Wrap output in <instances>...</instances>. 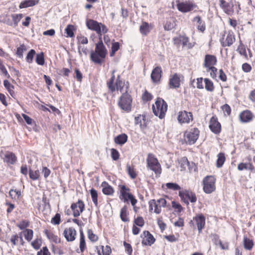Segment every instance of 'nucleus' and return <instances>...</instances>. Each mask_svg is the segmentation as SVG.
<instances>
[{
	"mask_svg": "<svg viewBox=\"0 0 255 255\" xmlns=\"http://www.w3.org/2000/svg\"><path fill=\"white\" fill-rule=\"evenodd\" d=\"M86 24L89 29L95 31L97 33L99 36V39L102 38L103 34H105L109 31V29L106 25L94 19H87Z\"/></svg>",
	"mask_w": 255,
	"mask_h": 255,
	"instance_id": "20e7f679",
	"label": "nucleus"
},
{
	"mask_svg": "<svg viewBox=\"0 0 255 255\" xmlns=\"http://www.w3.org/2000/svg\"><path fill=\"white\" fill-rule=\"evenodd\" d=\"M173 42L176 45H179L180 43H182L183 46H186L188 49L192 48L195 45V42H189V38L184 35H180L179 37H174Z\"/></svg>",
	"mask_w": 255,
	"mask_h": 255,
	"instance_id": "6ab92c4d",
	"label": "nucleus"
},
{
	"mask_svg": "<svg viewBox=\"0 0 255 255\" xmlns=\"http://www.w3.org/2000/svg\"><path fill=\"white\" fill-rule=\"evenodd\" d=\"M216 178L213 175L204 177L202 181L203 190L206 194H210L216 190Z\"/></svg>",
	"mask_w": 255,
	"mask_h": 255,
	"instance_id": "9b49d317",
	"label": "nucleus"
},
{
	"mask_svg": "<svg viewBox=\"0 0 255 255\" xmlns=\"http://www.w3.org/2000/svg\"><path fill=\"white\" fill-rule=\"evenodd\" d=\"M23 17V15L22 13L11 14L10 17L11 18L13 27H16Z\"/></svg>",
	"mask_w": 255,
	"mask_h": 255,
	"instance_id": "37998d69",
	"label": "nucleus"
},
{
	"mask_svg": "<svg viewBox=\"0 0 255 255\" xmlns=\"http://www.w3.org/2000/svg\"><path fill=\"white\" fill-rule=\"evenodd\" d=\"M206 71L207 72L210 73V77L213 79H216L217 78V68L215 66H212L208 68H206Z\"/></svg>",
	"mask_w": 255,
	"mask_h": 255,
	"instance_id": "bf43d9fd",
	"label": "nucleus"
},
{
	"mask_svg": "<svg viewBox=\"0 0 255 255\" xmlns=\"http://www.w3.org/2000/svg\"><path fill=\"white\" fill-rule=\"evenodd\" d=\"M115 72L116 70L112 71L111 77L107 81V86L109 91L111 93L113 94L116 92L122 93L125 87V81L120 75L116 77Z\"/></svg>",
	"mask_w": 255,
	"mask_h": 255,
	"instance_id": "f03ea898",
	"label": "nucleus"
},
{
	"mask_svg": "<svg viewBox=\"0 0 255 255\" xmlns=\"http://www.w3.org/2000/svg\"><path fill=\"white\" fill-rule=\"evenodd\" d=\"M226 161L225 154L224 152H220L217 154V159L216 165L217 168H221L224 165Z\"/></svg>",
	"mask_w": 255,
	"mask_h": 255,
	"instance_id": "a19ab883",
	"label": "nucleus"
},
{
	"mask_svg": "<svg viewBox=\"0 0 255 255\" xmlns=\"http://www.w3.org/2000/svg\"><path fill=\"white\" fill-rule=\"evenodd\" d=\"M176 3L177 9L183 13L191 11L197 6L196 4L190 0L181 1L180 0H176Z\"/></svg>",
	"mask_w": 255,
	"mask_h": 255,
	"instance_id": "ddd939ff",
	"label": "nucleus"
},
{
	"mask_svg": "<svg viewBox=\"0 0 255 255\" xmlns=\"http://www.w3.org/2000/svg\"><path fill=\"white\" fill-rule=\"evenodd\" d=\"M181 201L188 206L189 203H195L197 201L196 194L189 189H183L179 191Z\"/></svg>",
	"mask_w": 255,
	"mask_h": 255,
	"instance_id": "9d476101",
	"label": "nucleus"
},
{
	"mask_svg": "<svg viewBox=\"0 0 255 255\" xmlns=\"http://www.w3.org/2000/svg\"><path fill=\"white\" fill-rule=\"evenodd\" d=\"M35 61L36 63L39 65H43L44 64V55L43 52H41L36 55Z\"/></svg>",
	"mask_w": 255,
	"mask_h": 255,
	"instance_id": "e2e57ef3",
	"label": "nucleus"
},
{
	"mask_svg": "<svg viewBox=\"0 0 255 255\" xmlns=\"http://www.w3.org/2000/svg\"><path fill=\"white\" fill-rule=\"evenodd\" d=\"M26 50V46L24 44H22L16 48V55L18 57L22 58H23V52Z\"/></svg>",
	"mask_w": 255,
	"mask_h": 255,
	"instance_id": "13d9d810",
	"label": "nucleus"
},
{
	"mask_svg": "<svg viewBox=\"0 0 255 255\" xmlns=\"http://www.w3.org/2000/svg\"><path fill=\"white\" fill-rule=\"evenodd\" d=\"M112 43L111 49L110 52V56L111 57H114L115 55V53L118 51L121 47V45L119 42L114 41Z\"/></svg>",
	"mask_w": 255,
	"mask_h": 255,
	"instance_id": "3c124183",
	"label": "nucleus"
},
{
	"mask_svg": "<svg viewBox=\"0 0 255 255\" xmlns=\"http://www.w3.org/2000/svg\"><path fill=\"white\" fill-rule=\"evenodd\" d=\"M162 71L160 66H156L153 69L150 77L152 83L158 84L160 83L162 77Z\"/></svg>",
	"mask_w": 255,
	"mask_h": 255,
	"instance_id": "5701e85b",
	"label": "nucleus"
},
{
	"mask_svg": "<svg viewBox=\"0 0 255 255\" xmlns=\"http://www.w3.org/2000/svg\"><path fill=\"white\" fill-rule=\"evenodd\" d=\"M43 233L50 242L53 243L55 244L61 243V238L55 235L52 230L45 229L43 231Z\"/></svg>",
	"mask_w": 255,
	"mask_h": 255,
	"instance_id": "bb28decb",
	"label": "nucleus"
},
{
	"mask_svg": "<svg viewBox=\"0 0 255 255\" xmlns=\"http://www.w3.org/2000/svg\"><path fill=\"white\" fill-rule=\"evenodd\" d=\"M87 235L89 239L92 242H96L98 240V237L95 235L92 230L88 229L87 231Z\"/></svg>",
	"mask_w": 255,
	"mask_h": 255,
	"instance_id": "69168bd1",
	"label": "nucleus"
},
{
	"mask_svg": "<svg viewBox=\"0 0 255 255\" xmlns=\"http://www.w3.org/2000/svg\"><path fill=\"white\" fill-rule=\"evenodd\" d=\"M172 207L174 209L175 211L177 213H181L183 210V208L180 203L175 201L171 202Z\"/></svg>",
	"mask_w": 255,
	"mask_h": 255,
	"instance_id": "338daca9",
	"label": "nucleus"
},
{
	"mask_svg": "<svg viewBox=\"0 0 255 255\" xmlns=\"http://www.w3.org/2000/svg\"><path fill=\"white\" fill-rule=\"evenodd\" d=\"M183 77L181 74L175 73L171 75L169 80V85L171 88H178L180 86L181 78Z\"/></svg>",
	"mask_w": 255,
	"mask_h": 255,
	"instance_id": "393cba45",
	"label": "nucleus"
},
{
	"mask_svg": "<svg viewBox=\"0 0 255 255\" xmlns=\"http://www.w3.org/2000/svg\"><path fill=\"white\" fill-rule=\"evenodd\" d=\"M79 248L81 253H83L86 249L85 238L83 232L81 230L80 232Z\"/></svg>",
	"mask_w": 255,
	"mask_h": 255,
	"instance_id": "49530a36",
	"label": "nucleus"
},
{
	"mask_svg": "<svg viewBox=\"0 0 255 255\" xmlns=\"http://www.w3.org/2000/svg\"><path fill=\"white\" fill-rule=\"evenodd\" d=\"M166 187L168 189L172 190V191H181L180 186L176 183H167L165 184Z\"/></svg>",
	"mask_w": 255,
	"mask_h": 255,
	"instance_id": "052dcab7",
	"label": "nucleus"
},
{
	"mask_svg": "<svg viewBox=\"0 0 255 255\" xmlns=\"http://www.w3.org/2000/svg\"><path fill=\"white\" fill-rule=\"evenodd\" d=\"M205 82V88L209 92H213L215 89V86L213 82L209 78L204 79Z\"/></svg>",
	"mask_w": 255,
	"mask_h": 255,
	"instance_id": "09e8293b",
	"label": "nucleus"
},
{
	"mask_svg": "<svg viewBox=\"0 0 255 255\" xmlns=\"http://www.w3.org/2000/svg\"><path fill=\"white\" fill-rule=\"evenodd\" d=\"M21 195L20 190L11 189L9 190V196L14 200H18L19 199Z\"/></svg>",
	"mask_w": 255,
	"mask_h": 255,
	"instance_id": "a18cd8bd",
	"label": "nucleus"
},
{
	"mask_svg": "<svg viewBox=\"0 0 255 255\" xmlns=\"http://www.w3.org/2000/svg\"><path fill=\"white\" fill-rule=\"evenodd\" d=\"M200 131L197 128H191L184 132V139L189 145L194 144L199 138Z\"/></svg>",
	"mask_w": 255,
	"mask_h": 255,
	"instance_id": "1a4fd4ad",
	"label": "nucleus"
},
{
	"mask_svg": "<svg viewBox=\"0 0 255 255\" xmlns=\"http://www.w3.org/2000/svg\"><path fill=\"white\" fill-rule=\"evenodd\" d=\"M10 242L12 246L17 245L18 243H19L21 246H23L25 244L23 238L20 233L19 234H15L12 235L10 238Z\"/></svg>",
	"mask_w": 255,
	"mask_h": 255,
	"instance_id": "f704fd0d",
	"label": "nucleus"
},
{
	"mask_svg": "<svg viewBox=\"0 0 255 255\" xmlns=\"http://www.w3.org/2000/svg\"><path fill=\"white\" fill-rule=\"evenodd\" d=\"M217 63V58L215 55L206 54L205 56L203 67L207 68L212 66H215Z\"/></svg>",
	"mask_w": 255,
	"mask_h": 255,
	"instance_id": "a878e982",
	"label": "nucleus"
},
{
	"mask_svg": "<svg viewBox=\"0 0 255 255\" xmlns=\"http://www.w3.org/2000/svg\"><path fill=\"white\" fill-rule=\"evenodd\" d=\"M177 120L181 124H189L194 120L193 114L185 110L180 111L178 113Z\"/></svg>",
	"mask_w": 255,
	"mask_h": 255,
	"instance_id": "f3484780",
	"label": "nucleus"
},
{
	"mask_svg": "<svg viewBox=\"0 0 255 255\" xmlns=\"http://www.w3.org/2000/svg\"><path fill=\"white\" fill-rule=\"evenodd\" d=\"M76 30L74 25L68 24L66 27L65 31L67 37H73L74 36V31Z\"/></svg>",
	"mask_w": 255,
	"mask_h": 255,
	"instance_id": "5fc2aeb1",
	"label": "nucleus"
},
{
	"mask_svg": "<svg viewBox=\"0 0 255 255\" xmlns=\"http://www.w3.org/2000/svg\"><path fill=\"white\" fill-rule=\"evenodd\" d=\"M236 40L235 33L232 30H225L223 33L221 34L219 41L221 46L225 47L231 46L235 42Z\"/></svg>",
	"mask_w": 255,
	"mask_h": 255,
	"instance_id": "423d86ee",
	"label": "nucleus"
},
{
	"mask_svg": "<svg viewBox=\"0 0 255 255\" xmlns=\"http://www.w3.org/2000/svg\"><path fill=\"white\" fill-rule=\"evenodd\" d=\"M42 243L41 238H36L33 241L31 242V246L35 250H38Z\"/></svg>",
	"mask_w": 255,
	"mask_h": 255,
	"instance_id": "4d7b16f0",
	"label": "nucleus"
},
{
	"mask_svg": "<svg viewBox=\"0 0 255 255\" xmlns=\"http://www.w3.org/2000/svg\"><path fill=\"white\" fill-rule=\"evenodd\" d=\"M63 235L68 242L74 241L77 236V231L73 227L66 228L63 233Z\"/></svg>",
	"mask_w": 255,
	"mask_h": 255,
	"instance_id": "412c9836",
	"label": "nucleus"
},
{
	"mask_svg": "<svg viewBox=\"0 0 255 255\" xmlns=\"http://www.w3.org/2000/svg\"><path fill=\"white\" fill-rule=\"evenodd\" d=\"M2 159L4 162L11 165L14 164L17 161V157L15 154L10 151L6 152Z\"/></svg>",
	"mask_w": 255,
	"mask_h": 255,
	"instance_id": "c85d7f7f",
	"label": "nucleus"
},
{
	"mask_svg": "<svg viewBox=\"0 0 255 255\" xmlns=\"http://www.w3.org/2000/svg\"><path fill=\"white\" fill-rule=\"evenodd\" d=\"M20 234L21 236L22 235H23L24 239L26 241H27L28 242H30L31 241L33 237L34 232L32 229H26L25 230L21 232Z\"/></svg>",
	"mask_w": 255,
	"mask_h": 255,
	"instance_id": "ea45409f",
	"label": "nucleus"
},
{
	"mask_svg": "<svg viewBox=\"0 0 255 255\" xmlns=\"http://www.w3.org/2000/svg\"><path fill=\"white\" fill-rule=\"evenodd\" d=\"M180 167L183 170H185L187 166L189 165V162L186 157H182L179 161Z\"/></svg>",
	"mask_w": 255,
	"mask_h": 255,
	"instance_id": "774afa93",
	"label": "nucleus"
},
{
	"mask_svg": "<svg viewBox=\"0 0 255 255\" xmlns=\"http://www.w3.org/2000/svg\"><path fill=\"white\" fill-rule=\"evenodd\" d=\"M167 201L164 198H160L157 200L152 199L149 201V211L151 212L153 210L156 214H159L161 212L162 208L166 207Z\"/></svg>",
	"mask_w": 255,
	"mask_h": 255,
	"instance_id": "f8f14e48",
	"label": "nucleus"
},
{
	"mask_svg": "<svg viewBox=\"0 0 255 255\" xmlns=\"http://www.w3.org/2000/svg\"><path fill=\"white\" fill-rule=\"evenodd\" d=\"M145 221L142 216H138L136 217H134L132 227V233L133 235H138L140 232V228L143 227Z\"/></svg>",
	"mask_w": 255,
	"mask_h": 255,
	"instance_id": "a211bd4d",
	"label": "nucleus"
},
{
	"mask_svg": "<svg viewBox=\"0 0 255 255\" xmlns=\"http://www.w3.org/2000/svg\"><path fill=\"white\" fill-rule=\"evenodd\" d=\"M152 27L153 25L152 24H149L147 22L143 21L139 26V30L142 35L146 36L150 32Z\"/></svg>",
	"mask_w": 255,
	"mask_h": 255,
	"instance_id": "473e14b6",
	"label": "nucleus"
},
{
	"mask_svg": "<svg viewBox=\"0 0 255 255\" xmlns=\"http://www.w3.org/2000/svg\"><path fill=\"white\" fill-rule=\"evenodd\" d=\"M209 128L215 134L219 135L222 131V125L216 115H214L209 122Z\"/></svg>",
	"mask_w": 255,
	"mask_h": 255,
	"instance_id": "2eb2a0df",
	"label": "nucleus"
},
{
	"mask_svg": "<svg viewBox=\"0 0 255 255\" xmlns=\"http://www.w3.org/2000/svg\"><path fill=\"white\" fill-rule=\"evenodd\" d=\"M29 178L33 181L38 180L40 177V171L39 170L34 171L31 169H29Z\"/></svg>",
	"mask_w": 255,
	"mask_h": 255,
	"instance_id": "603ef678",
	"label": "nucleus"
},
{
	"mask_svg": "<svg viewBox=\"0 0 255 255\" xmlns=\"http://www.w3.org/2000/svg\"><path fill=\"white\" fill-rule=\"evenodd\" d=\"M102 192L104 194L108 196L113 195L115 192L114 188L107 182L103 181L101 184Z\"/></svg>",
	"mask_w": 255,
	"mask_h": 255,
	"instance_id": "72a5a7b5",
	"label": "nucleus"
},
{
	"mask_svg": "<svg viewBox=\"0 0 255 255\" xmlns=\"http://www.w3.org/2000/svg\"><path fill=\"white\" fill-rule=\"evenodd\" d=\"M153 99L152 95L148 92L146 90H145L141 96V100L143 103H146L150 101Z\"/></svg>",
	"mask_w": 255,
	"mask_h": 255,
	"instance_id": "864d4df0",
	"label": "nucleus"
},
{
	"mask_svg": "<svg viewBox=\"0 0 255 255\" xmlns=\"http://www.w3.org/2000/svg\"><path fill=\"white\" fill-rule=\"evenodd\" d=\"M98 255H110L112 254V249L111 247L107 245L100 246V249L97 247Z\"/></svg>",
	"mask_w": 255,
	"mask_h": 255,
	"instance_id": "4c0bfd02",
	"label": "nucleus"
},
{
	"mask_svg": "<svg viewBox=\"0 0 255 255\" xmlns=\"http://www.w3.org/2000/svg\"><path fill=\"white\" fill-rule=\"evenodd\" d=\"M3 85L10 96L13 98L14 97L15 92L14 91V86L10 84L7 80H4L3 81Z\"/></svg>",
	"mask_w": 255,
	"mask_h": 255,
	"instance_id": "79ce46f5",
	"label": "nucleus"
},
{
	"mask_svg": "<svg viewBox=\"0 0 255 255\" xmlns=\"http://www.w3.org/2000/svg\"><path fill=\"white\" fill-rule=\"evenodd\" d=\"M219 6L225 13L231 15L235 12V8H237V6L239 7L240 5L234 4L232 0L227 2L225 0H220Z\"/></svg>",
	"mask_w": 255,
	"mask_h": 255,
	"instance_id": "4468645a",
	"label": "nucleus"
},
{
	"mask_svg": "<svg viewBox=\"0 0 255 255\" xmlns=\"http://www.w3.org/2000/svg\"><path fill=\"white\" fill-rule=\"evenodd\" d=\"M147 167L153 171L156 174H160L162 169L161 165L155 155L151 153L147 154L146 158Z\"/></svg>",
	"mask_w": 255,
	"mask_h": 255,
	"instance_id": "0eeeda50",
	"label": "nucleus"
},
{
	"mask_svg": "<svg viewBox=\"0 0 255 255\" xmlns=\"http://www.w3.org/2000/svg\"><path fill=\"white\" fill-rule=\"evenodd\" d=\"M132 102V99L131 95L126 91L120 96L118 105L122 110L128 112L131 111Z\"/></svg>",
	"mask_w": 255,
	"mask_h": 255,
	"instance_id": "6e6552de",
	"label": "nucleus"
},
{
	"mask_svg": "<svg viewBox=\"0 0 255 255\" xmlns=\"http://www.w3.org/2000/svg\"><path fill=\"white\" fill-rule=\"evenodd\" d=\"M135 124L138 125L141 129H145L148 124V121L146 120V116L145 115H139L138 116L136 117L135 118Z\"/></svg>",
	"mask_w": 255,
	"mask_h": 255,
	"instance_id": "2f4dec72",
	"label": "nucleus"
},
{
	"mask_svg": "<svg viewBox=\"0 0 255 255\" xmlns=\"http://www.w3.org/2000/svg\"><path fill=\"white\" fill-rule=\"evenodd\" d=\"M242 244L244 248L246 250L249 251H251L255 246L254 240L248 237L247 235L244 236Z\"/></svg>",
	"mask_w": 255,
	"mask_h": 255,
	"instance_id": "c756f323",
	"label": "nucleus"
},
{
	"mask_svg": "<svg viewBox=\"0 0 255 255\" xmlns=\"http://www.w3.org/2000/svg\"><path fill=\"white\" fill-rule=\"evenodd\" d=\"M119 199L125 203L130 201L131 205L137 202V199L131 192V189L126 184H120L118 186Z\"/></svg>",
	"mask_w": 255,
	"mask_h": 255,
	"instance_id": "7ed1b4c3",
	"label": "nucleus"
},
{
	"mask_svg": "<svg viewBox=\"0 0 255 255\" xmlns=\"http://www.w3.org/2000/svg\"><path fill=\"white\" fill-rule=\"evenodd\" d=\"M70 208L72 212L73 217L77 218L80 216L84 211L85 205L82 200L79 199L77 202L71 204Z\"/></svg>",
	"mask_w": 255,
	"mask_h": 255,
	"instance_id": "dca6fc26",
	"label": "nucleus"
},
{
	"mask_svg": "<svg viewBox=\"0 0 255 255\" xmlns=\"http://www.w3.org/2000/svg\"><path fill=\"white\" fill-rule=\"evenodd\" d=\"M99 41L95 44V51L90 54V59L95 64L101 65L104 62L108 51L104 45L102 38L99 39Z\"/></svg>",
	"mask_w": 255,
	"mask_h": 255,
	"instance_id": "f257e3e1",
	"label": "nucleus"
},
{
	"mask_svg": "<svg viewBox=\"0 0 255 255\" xmlns=\"http://www.w3.org/2000/svg\"><path fill=\"white\" fill-rule=\"evenodd\" d=\"M254 117V114L249 110L242 111L239 115V120L243 123H248L252 122Z\"/></svg>",
	"mask_w": 255,
	"mask_h": 255,
	"instance_id": "b1692460",
	"label": "nucleus"
},
{
	"mask_svg": "<svg viewBox=\"0 0 255 255\" xmlns=\"http://www.w3.org/2000/svg\"><path fill=\"white\" fill-rule=\"evenodd\" d=\"M30 221L27 220H22L16 226L20 230H24L30 226Z\"/></svg>",
	"mask_w": 255,
	"mask_h": 255,
	"instance_id": "6e6d98bb",
	"label": "nucleus"
},
{
	"mask_svg": "<svg viewBox=\"0 0 255 255\" xmlns=\"http://www.w3.org/2000/svg\"><path fill=\"white\" fill-rule=\"evenodd\" d=\"M193 22L196 23L197 30L201 32L204 33L206 30V25L205 22L202 19L200 15H197L193 17L192 19Z\"/></svg>",
	"mask_w": 255,
	"mask_h": 255,
	"instance_id": "cd10ccee",
	"label": "nucleus"
},
{
	"mask_svg": "<svg viewBox=\"0 0 255 255\" xmlns=\"http://www.w3.org/2000/svg\"><path fill=\"white\" fill-rule=\"evenodd\" d=\"M127 172L131 179H134L137 176V172L133 165H131L128 163L126 165Z\"/></svg>",
	"mask_w": 255,
	"mask_h": 255,
	"instance_id": "58836bf2",
	"label": "nucleus"
},
{
	"mask_svg": "<svg viewBox=\"0 0 255 255\" xmlns=\"http://www.w3.org/2000/svg\"><path fill=\"white\" fill-rule=\"evenodd\" d=\"M127 140L128 136L125 133L120 134L116 136L114 139V141L116 143L121 145L125 143L127 141Z\"/></svg>",
	"mask_w": 255,
	"mask_h": 255,
	"instance_id": "c03bdc74",
	"label": "nucleus"
},
{
	"mask_svg": "<svg viewBox=\"0 0 255 255\" xmlns=\"http://www.w3.org/2000/svg\"><path fill=\"white\" fill-rule=\"evenodd\" d=\"M128 207L127 206H124L122 207L120 212V217L121 220L125 222L129 221L128 217Z\"/></svg>",
	"mask_w": 255,
	"mask_h": 255,
	"instance_id": "de8ad7c7",
	"label": "nucleus"
},
{
	"mask_svg": "<svg viewBox=\"0 0 255 255\" xmlns=\"http://www.w3.org/2000/svg\"><path fill=\"white\" fill-rule=\"evenodd\" d=\"M193 221L197 226L199 233H202L205 226V217L202 214H198L193 217Z\"/></svg>",
	"mask_w": 255,
	"mask_h": 255,
	"instance_id": "4be33fe9",
	"label": "nucleus"
},
{
	"mask_svg": "<svg viewBox=\"0 0 255 255\" xmlns=\"http://www.w3.org/2000/svg\"><path fill=\"white\" fill-rule=\"evenodd\" d=\"M237 169L239 171L247 170L251 172L255 173V167L252 162H241L238 165Z\"/></svg>",
	"mask_w": 255,
	"mask_h": 255,
	"instance_id": "7c9ffc66",
	"label": "nucleus"
},
{
	"mask_svg": "<svg viewBox=\"0 0 255 255\" xmlns=\"http://www.w3.org/2000/svg\"><path fill=\"white\" fill-rule=\"evenodd\" d=\"M237 51L241 56H243L245 59H249V56L247 52L246 46L241 40L239 41V44L237 47Z\"/></svg>",
	"mask_w": 255,
	"mask_h": 255,
	"instance_id": "e433bc0d",
	"label": "nucleus"
},
{
	"mask_svg": "<svg viewBox=\"0 0 255 255\" xmlns=\"http://www.w3.org/2000/svg\"><path fill=\"white\" fill-rule=\"evenodd\" d=\"M36 52L34 49H31L27 54L25 59L28 63H31L33 62V59Z\"/></svg>",
	"mask_w": 255,
	"mask_h": 255,
	"instance_id": "0e129e2a",
	"label": "nucleus"
},
{
	"mask_svg": "<svg viewBox=\"0 0 255 255\" xmlns=\"http://www.w3.org/2000/svg\"><path fill=\"white\" fill-rule=\"evenodd\" d=\"M168 105L166 102L161 98H157L155 105H152V110L154 114L160 119L165 117L167 111Z\"/></svg>",
	"mask_w": 255,
	"mask_h": 255,
	"instance_id": "39448f33",
	"label": "nucleus"
},
{
	"mask_svg": "<svg viewBox=\"0 0 255 255\" xmlns=\"http://www.w3.org/2000/svg\"><path fill=\"white\" fill-rule=\"evenodd\" d=\"M39 1V0H24L20 3L19 8L22 9L33 6L38 4Z\"/></svg>",
	"mask_w": 255,
	"mask_h": 255,
	"instance_id": "c9c22d12",
	"label": "nucleus"
},
{
	"mask_svg": "<svg viewBox=\"0 0 255 255\" xmlns=\"http://www.w3.org/2000/svg\"><path fill=\"white\" fill-rule=\"evenodd\" d=\"M215 245H219L220 248L223 250H228L229 249V245L228 242L223 243L219 239L216 241Z\"/></svg>",
	"mask_w": 255,
	"mask_h": 255,
	"instance_id": "680f3d73",
	"label": "nucleus"
},
{
	"mask_svg": "<svg viewBox=\"0 0 255 255\" xmlns=\"http://www.w3.org/2000/svg\"><path fill=\"white\" fill-rule=\"evenodd\" d=\"M92 201L96 207L98 206V191L94 188H92L90 190Z\"/></svg>",
	"mask_w": 255,
	"mask_h": 255,
	"instance_id": "8fccbe9b",
	"label": "nucleus"
},
{
	"mask_svg": "<svg viewBox=\"0 0 255 255\" xmlns=\"http://www.w3.org/2000/svg\"><path fill=\"white\" fill-rule=\"evenodd\" d=\"M140 237L142 245L150 246L155 242V239L148 231H144Z\"/></svg>",
	"mask_w": 255,
	"mask_h": 255,
	"instance_id": "aec40b11",
	"label": "nucleus"
}]
</instances>
